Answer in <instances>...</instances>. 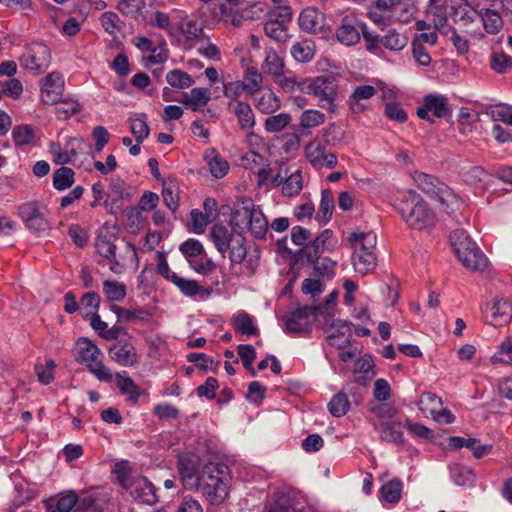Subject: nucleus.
I'll use <instances>...</instances> for the list:
<instances>
[{
	"mask_svg": "<svg viewBox=\"0 0 512 512\" xmlns=\"http://www.w3.org/2000/svg\"><path fill=\"white\" fill-rule=\"evenodd\" d=\"M243 79L242 84L244 85L248 95H255L260 91L263 77L256 68L250 67L246 69Z\"/></svg>",
	"mask_w": 512,
	"mask_h": 512,
	"instance_id": "38",
	"label": "nucleus"
},
{
	"mask_svg": "<svg viewBox=\"0 0 512 512\" xmlns=\"http://www.w3.org/2000/svg\"><path fill=\"white\" fill-rule=\"evenodd\" d=\"M110 358L121 366L130 367L138 362L136 348L131 343H116L109 349Z\"/></svg>",
	"mask_w": 512,
	"mask_h": 512,
	"instance_id": "20",
	"label": "nucleus"
},
{
	"mask_svg": "<svg viewBox=\"0 0 512 512\" xmlns=\"http://www.w3.org/2000/svg\"><path fill=\"white\" fill-rule=\"evenodd\" d=\"M64 90V80L60 73L52 72L42 81L41 98L45 104L56 103Z\"/></svg>",
	"mask_w": 512,
	"mask_h": 512,
	"instance_id": "17",
	"label": "nucleus"
},
{
	"mask_svg": "<svg viewBox=\"0 0 512 512\" xmlns=\"http://www.w3.org/2000/svg\"><path fill=\"white\" fill-rule=\"evenodd\" d=\"M332 326L337 327L338 330L336 333H332L328 336L329 344L338 348H343L347 346L350 343L349 335H347L345 331H342L340 329L346 328V330L349 331L350 324L348 322L337 320L335 323L332 324Z\"/></svg>",
	"mask_w": 512,
	"mask_h": 512,
	"instance_id": "45",
	"label": "nucleus"
},
{
	"mask_svg": "<svg viewBox=\"0 0 512 512\" xmlns=\"http://www.w3.org/2000/svg\"><path fill=\"white\" fill-rule=\"evenodd\" d=\"M376 234L373 232H353L350 236V243L354 248L353 253L372 252L375 253Z\"/></svg>",
	"mask_w": 512,
	"mask_h": 512,
	"instance_id": "27",
	"label": "nucleus"
},
{
	"mask_svg": "<svg viewBox=\"0 0 512 512\" xmlns=\"http://www.w3.org/2000/svg\"><path fill=\"white\" fill-rule=\"evenodd\" d=\"M148 23L152 27L165 30L170 37L175 35V30L171 26L170 17L165 12L159 10L153 12Z\"/></svg>",
	"mask_w": 512,
	"mask_h": 512,
	"instance_id": "55",
	"label": "nucleus"
},
{
	"mask_svg": "<svg viewBox=\"0 0 512 512\" xmlns=\"http://www.w3.org/2000/svg\"><path fill=\"white\" fill-rule=\"evenodd\" d=\"M405 223L416 230H426L434 226L435 214L427 203L414 193L405 195L395 205Z\"/></svg>",
	"mask_w": 512,
	"mask_h": 512,
	"instance_id": "2",
	"label": "nucleus"
},
{
	"mask_svg": "<svg viewBox=\"0 0 512 512\" xmlns=\"http://www.w3.org/2000/svg\"><path fill=\"white\" fill-rule=\"evenodd\" d=\"M77 501H79L77 493L70 490L58 499L45 500L44 504L48 512H70L73 508H77Z\"/></svg>",
	"mask_w": 512,
	"mask_h": 512,
	"instance_id": "24",
	"label": "nucleus"
},
{
	"mask_svg": "<svg viewBox=\"0 0 512 512\" xmlns=\"http://www.w3.org/2000/svg\"><path fill=\"white\" fill-rule=\"evenodd\" d=\"M101 354L100 349L89 339L81 338L77 342V359L88 363Z\"/></svg>",
	"mask_w": 512,
	"mask_h": 512,
	"instance_id": "35",
	"label": "nucleus"
},
{
	"mask_svg": "<svg viewBox=\"0 0 512 512\" xmlns=\"http://www.w3.org/2000/svg\"><path fill=\"white\" fill-rule=\"evenodd\" d=\"M294 498L286 492H276L266 504L267 512H292Z\"/></svg>",
	"mask_w": 512,
	"mask_h": 512,
	"instance_id": "29",
	"label": "nucleus"
},
{
	"mask_svg": "<svg viewBox=\"0 0 512 512\" xmlns=\"http://www.w3.org/2000/svg\"><path fill=\"white\" fill-rule=\"evenodd\" d=\"M350 408V402L344 392L335 394L328 403V410L334 417L340 418L346 415Z\"/></svg>",
	"mask_w": 512,
	"mask_h": 512,
	"instance_id": "41",
	"label": "nucleus"
},
{
	"mask_svg": "<svg viewBox=\"0 0 512 512\" xmlns=\"http://www.w3.org/2000/svg\"><path fill=\"white\" fill-rule=\"evenodd\" d=\"M234 329L244 335H256L258 329L254 326L252 317L243 312L234 319Z\"/></svg>",
	"mask_w": 512,
	"mask_h": 512,
	"instance_id": "54",
	"label": "nucleus"
},
{
	"mask_svg": "<svg viewBox=\"0 0 512 512\" xmlns=\"http://www.w3.org/2000/svg\"><path fill=\"white\" fill-rule=\"evenodd\" d=\"M12 137L16 146L28 145L34 139V131L29 125L17 126L13 129Z\"/></svg>",
	"mask_w": 512,
	"mask_h": 512,
	"instance_id": "61",
	"label": "nucleus"
},
{
	"mask_svg": "<svg viewBox=\"0 0 512 512\" xmlns=\"http://www.w3.org/2000/svg\"><path fill=\"white\" fill-rule=\"evenodd\" d=\"M377 90L371 85L357 86L351 96L349 97L348 103L351 110L354 113H361L365 107L360 103L362 100H368L376 94Z\"/></svg>",
	"mask_w": 512,
	"mask_h": 512,
	"instance_id": "28",
	"label": "nucleus"
},
{
	"mask_svg": "<svg viewBox=\"0 0 512 512\" xmlns=\"http://www.w3.org/2000/svg\"><path fill=\"white\" fill-rule=\"evenodd\" d=\"M452 473L455 484L459 486H468L474 482V473L468 467L455 465Z\"/></svg>",
	"mask_w": 512,
	"mask_h": 512,
	"instance_id": "64",
	"label": "nucleus"
},
{
	"mask_svg": "<svg viewBox=\"0 0 512 512\" xmlns=\"http://www.w3.org/2000/svg\"><path fill=\"white\" fill-rule=\"evenodd\" d=\"M78 495L76 512H101L106 506L104 494L94 491H81Z\"/></svg>",
	"mask_w": 512,
	"mask_h": 512,
	"instance_id": "19",
	"label": "nucleus"
},
{
	"mask_svg": "<svg viewBox=\"0 0 512 512\" xmlns=\"http://www.w3.org/2000/svg\"><path fill=\"white\" fill-rule=\"evenodd\" d=\"M113 472L116 475L118 483L123 489H126L129 483L133 481V477L135 476L131 475V468L129 462L126 460L116 463Z\"/></svg>",
	"mask_w": 512,
	"mask_h": 512,
	"instance_id": "59",
	"label": "nucleus"
},
{
	"mask_svg": "<svg viewBox=\"0 0 512 512\" xmlns=\"http://www.w3.org/2000/svg\"><path fill=\"white\" fill-rule=\"evenodd\" d=\"M125 490L137 502L147 505H154L158 502L155 486L145 476L135 475Z\"/></svg>",
	"mask_w": 512,
	"mask_h": 512,
	"instance_id": "10",
	"label": "nucleus"
},
{
	"mask_svg": "<svg viewBox=\"0 0 512 512\" xmlns=\"http://www.w3.org/2000/svg\"><path fill=\"white\" fill-rule=\"evenodd\" d=\"M268 227L269 224L265 215L262 210L256 206L246 229H248L255 238L262 239L265 237Z\"/></svg>",
	"mask_w": 512,
	"mask_h": 512,
	"instance_id": "30",
	"label": "nucleus"
},
{
	"mask_svg": "<svg viewBox=\"0 0 512 512\" xmlns=\"http://www.w3.org/2000/svg\"><path fill=\"white\" fill-rule=\"evenodd\" d=\"M430 112H432L435 117H445L449 113L446 98L441 95L426 96L423 106L417 108V116L430 123H434V118L429 115Z\"/></svg>",
	"mask_w": 512,
	"mask_h": 512,
	"instance_id": "15",
	"label": "nucleus"
},
{
	"mask_svg": "<svg viewBox=\"0 0 512 512\" xmlns=\"http://www.w3.org/2000/svg\"><path fill=\"white\" fill-rule=\"evenodd\" d=\"M173 284L186 296L192 297L198 294L201 290L199 284L195 280H189L180 276H172Z\"/></svg>",
	"mask_w": 512,
	"mask_h": 512,
	"instance_id": "62",
	"label": "nucleus"
},
{
	"mask_svg": "<svg viewBox=\"0 0 512 512\" xmlns=\"http://www.w3.org/2000/svg\"><path fill=\"white\" fill-rule=\"evenodd\" d=\"M487 321L494 326L507 324L512 319V305L503 298H496L484 309Z\"/></svg>",
	"mask_w": 512,
	"mask_h": 512,
	"instance_id": "14",
	"label": "nucleus"
},
{
	"mask_svg": "<svg viewBox=\"0 0 512 512\" xmlns=\"http://www.w3.org/2000/svg\"><path fill=\"white\" fill-rule=\"evenodd\" d=\"M303 188V176L301 170L291 173L283 182L282 193L285 196L293 197L300 193Z\"/></svg>",
	"mask_w": 512,
	"mask_h": 512,
	"instance_id": "39",
	"label": "nucleus"
},
{
	"mask_svg": "<svg viewBox=\"0 0 512 512\" xmlns=\"http://www.w3.org/2000/svg\"><path fill=\"white\" fill-rule=\"evenodd\" d=\"M307 92L319 99L318 105L321 108L335 113L338 84L334 75H323L314 78L308 85Z\"/></svg>",
	"mask_w": 512,
	"mask_h": 512,
	"instance_id": "6",
	"label": "nucleus"
},
{
	"mask_svg": "<svg viewBox=\"0 0 512 512\" xmlns=\"http://www.w3.org/2000/svg\"><path fill=\"white\" fill-rule=\"evenodd\" d=\"M89 371L100 381L110 382L112 375L109 368H107L99 357H95L93 361L87 363Z\"/></svg>",
	"mask_w": 512,
	"mask_h": 512,
	"instance_id": "63",
	"label": "nucleus"
},
{
	"mask_svg": "<svg viewBox=\"0 0 512 512\" xmlns=\"http://www.w3.org/2000/svg\"><path fill=\"white\" fill-rule=\"evenodd\" d=\"M452 247L462 264L473 271H482L487 266V258L463 230L450 234Z\"/></svg>",
	"mask_w": 512,
	"mask_h": 512,
	"instance_id": "4",
	"label": "nucleus"
},
{
	"mask_svg": "<svg viewBox=\"0 0 512 512\" xmlns=\"http://www.w3.org/2000/svg\"><path fill=\"white\" fill-rule=\"evenodd\" d=\"M264 31L269 38L277 42H284L288 38L285 24L276 21L267 20L264 25Z\"/></svg>",
	"mask_w": 512,
	"mask_h": 512,
	"instance_id": "56",
	"label": "nucleus"
},
{
	"mask_svg": "<svg viewBox=\"0 0 512 512\" xmlns=\"http://www.w3.org/2000/svg\"><path fill=\"white\" fill-rule=\"evenodd\" d=\"M198 490L211 505H220L229 495L231 475L227 465L210 462L202 469Z\"/></svg>",
	"mask_w": 512,
	"mask_h": 512,
	"instance_id": "1",
	"label": "nucleus"
},
{
	"mask_svg": "<svg viewBox=\"0 0 512 512\" xmlns=\"http://www.w3.org/2000/svg\"><path fill=\"white\" fill-rule=\"evenodd\" d=\"M74 184V171L69 167H61L53 174V186L56 190L63 191Z\"/></svg>",
	"mask_w": 512,
	"mask_h": 512,
	"instance_id": "43",
	"label": "nucleus"
},
{
	"mask_svg": "<svg viewBox=\"0 0 512 512\" xmlns=\"http://www.w3.org/2000/svg\"><path fill=\"white\" fill-rule=\"evenodd\" d=\"M21 67L28 72L39 75L43 73L51 63V54L48 46L42 43L28 45L19 57Z\"/></svg>",
	"mask_w": 512,
	"mask_h": 512,
	"instance_id": "8",
	"label": "nucleus"
},
{
	"mask_svg": "<svg viewBox=\"0 0 512 512\" xmlns=\"http://www.w3.org/2000/svg\"><path fill=\"white\" fill-rule=\"evenodd\" d=\"M480 15L486 32L495 34L501 29L503 21L498 12L485 9L484 11H481Z\"/></svg>",
	"mask_w": 512,
	"mask_h": 512,
	"instance_id": "47",
	"label": "nucleus"
},
{
	"mask_svg": "<svg viewBox=\"0 0 512 512\" xmlns=\"http://www.w3.org/2000/svg\"><path fill=\"white\" fill-rule=\"evenodd\" d=\"M205 159L209 165L211 174L215 178L224 177L229 170V163L220 156L216 150L206 152Z\"/></svg>",
	"mask_w": 512,
	"mask_h": 512,
	"instance_id": "33",
	"label": "nucleus"
},
{
	"mask_svg": "<svg viewBox=\"0 0 512 512\" xmlns=\"http://www.w3.org/2000/svg\"><path fill=\"white\" fill-rule=\"evenodd\" d=\"M167 83L175 89H186L194 84L192 77L185 71L173 69L166 75Z\"/></svg>",
	"mask_w": 512,
	"mask_h": 512,
	"instance_id": "36",
	"label": "nucleus"
},
{
	"mask_svg": "<svg viewBox=\"0 0 512 512\" xmlns=\"http://www.w3.org/2000/svg\"><path fill=\"white\" fill-rule=\"evenodd\" d=\"M462 179L471 185H478L484 182L487 173L479 166L464 165L459 171Z\"/></svg>",
	"mask_w": 512,
	"mask_h": 512,
	"instance_id": "44",
	"label": "nucleus"
},
{
	"mask_svg": "<svg viewBox=\"0 0 512 512\" xmlns=\"http://www.w3.org/2000/svg\"><path fill=\"white\" fill-rule=\"evenodd\" d=\"M199 462L194 457L183 456L178 460V471L183 486L188 490H196L199 487L202 470H199Z\"/></svg>",
	"mask_w": 512,
	"mask_h": 512,
	"instance_id": "11",
	"label": "nucleus"
},
{
	"mask_svg": "<svg viewBox=\"0 0 512 512\" xmlns=\"http://www.w3.org/2000/svg\"><path fill=\"white\" fill-rule=\"evenodd\" d=\"M95 247L100 256L107 259L115 258L116 245L110 236L100 233L96 238Z\"/></svg>",
	"mask_w": 512,
	"mask_h": 512,
	"instance_id": "50",
	"label": "nucleus"
},
{
	"mask_svg": "<svg viewBox=\"0 0 512 512\" xmlns=\"http://www.w3.org/2000/svg\"><path fill=\"white\" fill-rule=\"evenodd\" d=\"M334 209V198L333 194L329 190H323L321 193V201L319 206V221L323 223H327Z\"/></svg>",
	"mask_w": 512,
	"mask_h": 512,
	"instance_id": "52",
	"label": "nucleus"
},
{
	"mask_svg": "<svg viewBox=\"0 0 512 512\" xmlns=\"http://www.w3.org/2000/svg\"><path fill=\"white\" fill-rule=\"evenodd\" d=\"M17 215L33 234L42 236L50 230L45 207L38 201H28L17 206Z\"/></svg>",
	"mask_w": 512,
	"mask_h": 512,
	"instance_id": "5",
	"label": "nucleus"
},
{
	"mask_svg": "<svg viewBox=\"0 0 512 512\" xmlns=\"http://www.w3.org/2000/svg\"><path fill=\"white\" fill-rule=\"evenodd\" d=\"M253 104L262 114H272L280 109L281 101L279 97L271 90L266 89L251 95Z\"/></svg>",
	"mask_w": 512,
	"mask_h": 512,
	"instance_id": "22",
	"label": "nucleus"
},
{
	"mask_svg": "<svg viewBox=\"0 0 512 512\" xmlns=\"http://www.w3.org/2000/svg\"><path fill=\"white\" fill-rule=\"evenodd\" d=\"M111 311L119 320L130 322L136 319L147 320L150 314L143 309H126L116 304L111 305Z\"/></svg>",
	"mask_w": 512,
	"mask_h": 512,
	"instance_id": "42",
	"label": "nucleus"
},
{
	"mask_svg": "<svg viewBox=\"0 0 512 512\" xmlns=\"http://www.w3.org/2000/svg\"><path fill=\"white\" fill-rule=\"evenodd\" d=\"M374 428L380 432V438L383 441L391 442L394 444H401L403 442V427L400 422H374Z\"/></svg>",
	"mask_w": 512,
	"mask_h": 512,
	"instance_id": "23",
	"label": "nucleus"
},
{
	"mask_svg": "<svg viewBox=\"0 0 512 512\" xmlns=\"http://www.w3.org/2000/svg\"><path fill=\"white\" fill-rule=\"evenodd\" d=\"M305 154L310 164L317 170L333 169L338 164L337 156L334 153L326 152L320 143L314 141L306 145Z\"/></svg>",
	"mask_w": 512,
	"mask_h": 512,
	"instance_id": "12",
	"label": "nucleus"
},
{
	"mask_svg": "<svg viewBox=\"0 0 512 512\" xmlns=\"http://www.w3.org/2000/svg\"><path fill=\"white\" fill-rule=\"evenodd\" d=\"M490 68L498 74H505L512 69V57L503 52H493L490 56Z\"/></svg>",
	"mask_w": 512,
	"mask_h": 512,
	"instance_id": "48",
	"label": "nucleus"
},
{
	"mask_svg": "<svg viewBox=\"0 0 512 512\" xmlns=\"http://www.w3.org/2000/svg\"><path fill=\"white\" fill-rule=\"evenodd\" d=\"M324 122H325L324 113L320 112L319 110H314V109L305 110L299 118V125H300V127L304 128V129H309V128H314V127L320 126Z\"/></svg>",
	"mask_w": 512,
	"mask_h": 512,
	"instance_id": "49",
	"label": "nucleus"
},
{
	"mask_svg": "<svg viewBox=\"0 0 512 512\" xmlns=\"http://www.w3.org/2000/svg\"><path fill=\"white\" fill-rule=\"evenodd\" d=\"M130 131L137 143H142L149 136V126L144 118H130Z\"/></svg>",
	"mask_w": 512,
	"mask_h": 512,
	"instance_id": "60",
	"label": "nucleus"
},
{
	"mask_svg": "<svg viewBox=\"0 0 512 512\" xmlns=\"http://www.w3.org/2000/svg\"><path fill=\"white\" fill-rule=\"evenodd\" d=\"M291 54L297 62L307 63L315 55V45L310 40L296 42L291 47Z\"/></svg>",
	"mask_w": 512,
	"mask_h": 512,
	"instance_id": "34",
	"label": "nucleus"
},
{
	"mask_svg": "<svg viewBox=\"0 0 512 512\" xmlns=\"http://www.w3.org/2000/svg\"><path fill=\"white\" fill-rule=\"evenodd\" d=\"M291 122L289 113H279L266 118L264 127L267 132L278 133L284 130Z\"/></svg>",
	"mask_w": 512,
	"mask_h": 512,
	"instance_id": "46",
	"label": "nucleus"
},
{
	"mask_svg": "<svg viewBox=\"0 0 512 512\" xmlns=\"http://www.w3.org/2000/svg\"><path fill=\"white\" fill-rule=\"evenodd\" d=\"M211 99V93L208 88H193L189 94H184L181 103L192 111H197L205 106Z\"/></svg>",
	"mask_w": 512,
	"mask_h": 512,
	"instance_id": "26",
	"label": "nucleus"
},
{
	"mask_svg": "<svg viewBox=\"0 0 512 512\" xmlns=\"http://www.w3.org/2000/svg\"><path fill=\"white\" fill-rule=\"evenodd\" d=\"M255 207L256 205L251 198L243 197L239 199L231 211L230 225L232 229L243 234Z\"/></svg>",
	"mask_w": 512,
	"mask_h": 512,
	"instance_id": "13",
	"label": "nucleus"
},
{
	"mask_svg": "<svg viewBox=\"0 0 512 512\" xmlns=\"http://www.w3.org/2000/svg\"><path fill=\"white\" fill-rule=\"evenodd\" d=\"M284 66L283 58L274 49L270 48L266 51V57L262 64L264 73L273 77L281 76Z\"/></svg>",
	"mask_w": 512,
	"mask_h": 512,
	"instance_id": "32",
	"label": "nucleus"
},
{
	"mask_svg": "<svg viewBox=\"0 0 512 512\" xmlns=\"http://www.w3.org/2000/svg\"><path fill=\"white\" fill-rule=\"evenodd\" d=\"M353 266L357 273L366 275L376 267V255L372 252H357L352 256Z\"/></svg>",
	"mask_w": 512,
	"mask_h": 512,
	"instance_id": "31",
	"label": "nucleus"
},
{
	"mask_svg": "<svg viewBox=\"0 0 512 512\" xmlns=\"http://www.w3.org/2000/svg\"><path fill=\"white\" fill-rule=\"evenodd\" d=\"M402 483L399 480H391L381 487L383 499L389 503H397L401 498Z\"/></svg>",
	"mask_w": 512,
	"mask_h": 512,
	"instance_id": "53",
	"label": "nucleus"
},
{
	"mask_svg": "<svg viewBox=\"0 0 512 512\" xmlns=\"http://www.w3.org/2000/svg\"><path fill=\"white\" fill-rule=\"evenodd\" d=\"M321 313L320 306H302L284 318L286 330L290 333L308 334L312 330L311 317Z\"/></svg>",
	"mask_w": 512,
	"mask_h": 512,
	"instance_id": "9",
	"label": "nucleus"
},
{
	"mask_svg": "<svg viewBox=\"0 0 512 512\" xmlns=\"http://www.w3.org/2000/svg\"><path fill=\"white\" fill-rule=\"evenodd\" d=\"M362 24L353 16L344 17L336 32L337 39L346 46L358 43Z\"/></svg>",
	"mask_w": 512,
	"mask_h": 512,
	"instance_id": "18",
	"label": "nucleus"
},
{
	"mask_svg": "<svg viewBox=\"0 0 512 512\" xmlns=\"http://www.w3.org/2000/svg\"><path fill=\"white\" fill-rule=\"evenodd\" d=\"M115 377L116 385L120 392L127 396L129 402L136 404L139 397L143 394L141 389L135 384L133 379L127 375L126 371L116 373Z\"/></svg>",
	"mask_w": 512,
	"mask_h": 512,
	"instance_id": "25",
	"label": "nucleus"
},
{
	"mask_svg": "<svg viewBox=\"0 0 512 512\" xmlns=\"http://www.w3.org/2000/svg\"><path fill=\"white\" fill-rule=\"evenodd\" d=\"M414 181L425 194L436 198L442 205L446 207L454 204L459 205V200L453 191L436 177L423 172H416Z\"/></svg>",
	"mask_w": 512,
	"mask_h": 512,
	"instance_id": "7",
	"label": "nucleus"
},
{
	"mask_svg": "<svg viewBox=\"0 0 512 512\" xmlns=\"http://www.w3.org/2000/svg\"><path fill=\"white\" fill-rule=\"evenodd\" d=\"M103 294L109 301L120 302L126 297V286L115 280H105Z\"/></svg>",
	"mask_w": 512,
	"mask_h": 512,
	"instance_id": "37",
	"label": "nucleus"
},
{
	"mask_svg": "<svg viewBox=\"0 0 512 512\" xmlns=\"http://www.w3.org/2000/svg\"><path fill=\"white\" fill-rule=\"evenodd\" d=\"M56 115L59 119L66 120L80 111V104L73 99L56 100Z\"/></svg>",
	"mask_w": 512,
	"mask_h": 512,
	"instance_id": "51",
	"label": "nucleus"
},
{
	"mask_svg": "<svg viewBox=\"0 0 512 512\" xmlns=\"http://www.w3.org/2000/svg\"><path fill=\"white\" fill-rule=\"evenodd\" d=\"M381 43L387 49L398 51L407 45L408 38L395 30H391L381 39Z\"/></svg>",
	"mask_w": 512,
	"mask_h": 512,
	"instance_id": "57",
	"label": "nucleus"
},
{
	"mask_svg": "<svg viewBox=\"0 0 512 512\" xmlns=\"http://www.w3.org/2000/svg\"><path fill=\"white\" fill-rule=\"evenodd\" d=\"M494 121H502L512 126V107L505 104H499L489 107L486 111Z\"/></svg>",
	"mask_w": 512,
	"mask_h": 512,
	"instance_id": "58",
	"label": "nucleus"
},
{
	"mask_svg": "<svg viewBox=\"0 0 512 512\" xmlns=\"http://www.w3.org/2000/svg\"><path fill=\"white\" fill-rule=\"evenodd\" d=\"M162 198L168 209L176 211L179 206L178 187L172 180L162 182Z\"/></svg>",
	"mask_w": 512,
	"mask_h": 512,
	"instance_id": "40",
	"label": "nucleus"
},
{
	"mask_svg": "<svg viewBox=\"0 0 512 512\" xmlns=\"http://www.w3.org/2000/svg\"><path fill=\"white\" fill-rule=\"evenodd\" d=\"M299 25L304 31L319 33L325 26V17L316 8L308 7L300 13Z\"/></svg>",
	"mask_w": 512,
	"mask_h": 512,
	"instance_id": "21",
	"label": "nucleus"
},
{
	"mask_svg": "<svg viewBox=\"0 0 512 512\" xmlns=\"http://www.w3.org/2000/svg\"><path fill=\"white\" fill-rule=\"evenodd\" d=\"M228 110L237 118L241 130L250 132L256 125V118L252 107L244 101L228 102Z\"/></svg>",
	"mask_w": 512,
	"mask_h": 512,
	"instance_id": "16",
	"label": "nucleus"
},
{
	"mask_svg": "<svg viewBox=\"0 0 512 512\" xmlns=\"http://www.w3.org/2000/svg\"><path fill=\"white\" fill-rule=\"evenodd\" d=\"M209 238L223 257L228 253L232 263H241L246 258V238L241 232L215 224L209 231Z\"/></svg>",
	"mask_w": 512,
	"mask_h": 512,
	"instance_id": "3",
	"label": "nucleus"
}]
</instances>
